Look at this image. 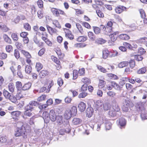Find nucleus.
<instances>
[{
    "label": "nucleus",
    "mask_w": 147,
    "mask_h": 147,
    "mask_svg": "<svg viewBox=\"0 0 147 147\" xmlns=\"http://www.w3.org/2000/svg\"><path fill=\"white\" fill-rule=\"evenodd\" d=\"M46 96L45 95H42L40 96L37 99V100L40 102L45 100L46 99Z\"/></svg>",
    "instance_id": "58"
},
{
    "label": "nucleus",
    "mask_w": 147,
    "mask_h": 147,
    "mask_svg": "<svg viewBox=\"0 0 147 147\" xmlns=\"http://www.w3.org/2000/svg\"><path fill=\"white\" fill-rule=\"evenodd\" d=\"M45 51V49L43 48L41 49L38 52V55L39 56H42L44 53Z\"/></svg>",
    "instance_id": "62"
},
{
    "label": "nucleus",
    "mask_w": 147,
    "mask_h": 147,
    "mask_svg": "<svg viewBox=\"0 0 147 147\" xmlns=\"http://www.w3.org/2000/svg\"><path fill=\"white\" fill-rule=\"evenodd\" d=\"M3 94L4 96L7 98L8 99L11 97V95L7 91L4 90Z\"/></svg>",
    "instance_id": "47"
},
{
    "label": "nucleus",
    "mask_w": 147,
    "mask_h": 147,
    "mask_svg": "<svg viewBox=\"0 0 147 147\" xmlns=\"http://www.w3.org/2000/svg\"><path fill=\"white\" fill-rule=\"evenodd\" d=\"M130 68L133 69L135 65V62L134 60H130L128 63Z\"/></svg>",
    "instance_id": "49"
},
{
    "label": "nucleus",
    "mask_w": 147,
    "mask_h": 147,
    "mask_svg": "<svg viewBox=\"0 0 147 147\" xmlns=\"http://www.w3.org/2000/svg\"><path fill=\"white\" fill-rule=\"evenodd\" d=\"M56 53L58 56H60L59 58L60 59H62L64 56V54L62 53L61 52V50L59 48H57L55 50Z\"/></svg>",
    "instance_id": "20"
},
{
    "label": "nucleus",
    "mask_w": 147,
    "mask_h": 147,
    "mask_svg": "<svg viewBox=\"0 0 147 147\" xmlns=\"http://www.w3.org/2000/svg\"><path fill=\"white\" fill-rule=\"evenodd\" d=\"M76 26L80 32L83 34L84 33V31L81 25L79 23H77L76 24Z\"/></svg>",
    "instance_id": "37"
},
{
    "label": "nucleus",
    "mask_w": 147,
    "mask_h": 147,
    "mask_svg": "<svg viewBox=\"0 0 147 147\" xmlns=\"http://www.w3.org/2000/svg\"><path fill=\"white\" fill-rule=\"evenodd\" d=\"M14 55L15 57L17 59H18L20 57V54L19 51L17 49H15L14 50Z\"/></svg>",
    "instance_id": "57"
},
{
    "label": "nucleus",
    "mask_w": 147,
    "mask_h": 147,
    "mask_svg": "<svg viewBox=\"0 0 147 147\" xmlns=\"http://www.w3.org/2000/svg\"><path fill=\"white\" fill-rule=\"evenodd\" d=\"M103 103L100 100H98L96 101V105L97 108H100L102 109Z\"/></svg>",
    "instance_id": "33"
},
{
    "label": "nucleus",
    "mask_w": 147,
    "mask_h": 147,
    "mask_svg": "<svg viewBox=\"0 0 147 147\" xmlns=\"http://www.w3.org/2000/svg\"><path fill=\"white\" fill-rule=\"evenodd\" d=\"M102 107L104 110L107 111L111 109V106L110 103L106 102L103 104Z\"/></svg>",
    "instance_id": "22"
},
{
    "label": "nucleus",
    "mask_w": 147,
    "mask_h": 147,
    "mask_svg": "<svg viewBox=\"0 0 147 147\" xmlns=\"http://www.w3.org/2000/svg\"><path fill=\"white\" fill-rule=\"evenodd\" d=\"M113 25V23L111 22H109L107 24V29L108 30L109 29V32L110 33L113 32V28L112 26Z\"/></svg>",
    "instance_id": "25"
},
{
    "label": "nucleus",
    "mask_w": 147,
    "mask_h": 147,
    "mask_svg": "<svg viewBox=\"0 0 147 147\" xmlns=\"http://www.w3.org/2000/svg\"><path fill=\"white\" fill-rule=\"evenodd\" d=\"M47 29L48 31L50 34H51L53 33L56 32V29H53L52 28L48 25H47Z\"/></svg>",
    "instance_id": "31"
},
{
    "label": "nucleus",
    "mask_w": 147,
    "mask_h": 147,
    "mask_svg": "<svg viewBox=\"0 0 147 147\" xmlns=\"http://www.w3.org/2000/svg\"><path fill=\"white\" fill-rule=\"evenodd\" d=\"M32 71V67L29 65H27L25 67V71L26 73L30 74Z\"/></svg>",
    "instance_id": "32"
},
{
    "label": "nucleus",
    "mask_w": 147,
    "mask_h": 147,
    "mask_svg": "<svg viewBox=\"0 0 147 147\" xmlns=\"http://www.w3.org/2000/svg\"><path fill=\"white\" fill-rule=\"evenodd\" d=\"M21 112L18 111H16L12 112L11 114L12 115L13 119H15V117H18L20 115Z\"/></svg>",
    "instance_id": "24"
},
{
    "label": "nucleus",
    "mask_w": 147,
    "mask_h": 147,
    "mask_svg": "<svg viewBox=\"0 0 147 147\" xmlns=\"http://www.w3.org/2000/svg\"><path fill=\"white\" fill-rule=\"evenodd\" d=\"M53 24L56 27L59 29L61 28V26L57 20H53Z\"/></svg>",
    "instance_id": "44"
},
{
    "label": "nucleus",
    "mask_w": 147,
    "mask_h": 147,
    "mask_svg": "<svg viewBox=\"0 0 147 147\" xmlns=\"http://www.w3.org/2000/svg\"><path fill=\"white\" fill-rule=\"evenodd\" d=\"M34 109V107L30 104L29 103L25 107V110L27 111H31Z\"/></svg>",
    "instance_id": "41"
},
{
    "label": "nucleus",
    "mask_w": 147,
    "mask_h": 147,
    "mask_svg": "<svg viewBox=\"0 0 147 147\" xmlns=\"http://www.w3.org/2000/svg\"><path fill=\"white\" fill-rule=\"evenodd\" d=\"M56 121L58 124L59 125L63 123L64 120L62 116L59 115H57Z\"/></svg>",
    "instance_id": "8"
},
{
    "label": "nucleus",
    "mask_w": 147,
    "mask_h": 147,
    "mask_svg": "<svg viewBox=\"0 0 147 147\" xmlns=\"http://www.w3.org/2000/svg\"><path fill=\"white\" fill-rule=\"evenodd\" d=\"M16 125L18 129H22L25 130V127L24 126L22 122H18L16 124Z\"/></svg>",
    "instance_id": "28"
},
{
    "label": "nucleus",
    "mask_w": 147,
    "mask_h": 147,
    "mask_svg": "<svg viewBox=\"0 0 147 147\" xmlns=\"http://www.w3.org/2000/svg\"><path fill=\"white\" fill-rule=\"evenodd\" d=\"M26 130L18 129L15 133V135L16 137L20 136H24L25 135Z\"/></svg>",
    "instance_id": "7"
},
{
    "label": "nucleus",
    "mask_w": 147,
    "mask_h": 147,
    "mask_svg": "<svg viewBox=\"0 0 147 147\" xmlns=\"http://www.w3.org/2000/svg\"><path fill=\"white\" fill-rule=\"evenodd\" d=\"M119 34L118 31L114 32L113 33H111L109 35L111 40L112 42L115 41L117 38V35Z\"/></svg>",
    "instance_id": "9"
},
{
    "label": "nucleus",
    "mask_w": 147,
    "mask_h": 147,
    "mask_svg": "<svg viewBox=\"0 0 147 147\" xmlns=\"http://www.w3.org/2000/svg\"><path fill=\"white\" fill-rule=\"evenodd\" d=\"M82 120L79 118H74L72 120V124L75 125H81L82 123Z\"/></svg>",
    "instance_id": "12"
},
{
    "label": "nucleus",
    "mask_w": 147,
    "mask_h": 147,
    "mask_svg": "<svg viewBox=\"0 0 147 147\" xmlns=\"http://www.w3.org/2000/svg\"><path fill=\"white\" fill-rule=\"evenodd\" d=\"M71 111L69 110H66L64 114L65 119L67 120L69 119L72 116V113H71Z\"/></svg>",
    "instance_id": "10"
},
{
    "label": "nucleus",
    "mask_w": 147,
    "mask_h": 147,
    "mask_svg": "<svg viewBox=\"0 0 147 147\" xmlns=\"http://www.w3.org/2000/svg\"><path fill=\"white\" fill-rule=\"evenodd\" d=\"M101 118L103 121V123H105V124L106 129L109 130L111 128V123L105 118V117H102Z\"/></svg>",
    "instance_id": "4"
},
{
    "label": "nucleus",
    "mask_w": 147,
    "mask_h": 147,
    "mask_svg": "<svg viewBox=\"0 0 147 147\" xmlns=\"http://www.w3.org/2000/svg\"><path fill=\"white\" fill-rule=\"evenodd\" d=\"M128 63L127 61H124L120 62L118 65V67L120 68H122L128 65Z\"/></svg>",
    "instance_id": "27"
},
{
    "label": "nucleus",
    "mask_w": 147,
    "mask_h": 147,
    "mask_svg": "<svg viewBox=\"0 0 147 147\" xmlns=\"http://www.w3.org/2000/svg\"><path fill=\"white\" fill-rule=\"evenodd\" d=\"M49 74V72L46 70H42L39 74V76L40 78H44Z\"/></svg>",
    "instance_id": "18"
},
{
    "label": "nucleus",
    "mask_w": 147,
    "mask_h": 147,
    "mask_svg": "<svg viewBox=\"0 0 147 147\" xmlns=\"http://www.w3.org/2000/svg\"><path fill=\"white\" fill-rule=\"evenodd\" d=\"M42 35H43L44 36H42V37L41 38L42 40H43L45 42L47 40H48V38H47L48 37V35L45 32L42 34Z\"/></svg>",
    "instance_id": "63"
},
{
    "label": "nucleus",
    "mask_w": 147,
    "mask_h": 147,
    "mask_svg": "<svg viewBox=\"0 0 147 147\" xmlns=\"http://www.w3.org/2000/svg\"><path fill=\"white\" fill-rule=\"evenodd\" d=\"M135 59L138 61H141L143 59V57L141 55H137L134 56Z\"/></svg>",
    "instance_id": "53"
},
{
    "label": "nucleus",
    "mask_w": 147,
    "mask_h": 147,
    "mask_svg": "<svg viewBox=\"0 0 147 147\" xmlns=\"http://www.w3.org/2000/svg\"><path fill=\"white\" fill-rule=\"evenodd\" d=\"M105 84L106 82L105 81L102 80H100L99 81V83L98 84V87L99 88H101L104 87Z\"/></svg>",
    "instance_id": "38"
},
{
    "label": "nucleus",
    "mask_w": 147,
    "mask_h": 147,
    "mask_svg": "<svg viewBox=\"0 0 147 147\" xmlns=\"http://www.w3.org/2000/svg\"><path fill=\"white\" fill-rule=\"evenodd\" d=\"M107 95L109 97L112 98L114 97L116 95V93L113 91H109L107 93Z\"/></svg>",
    "instance_id": "40"
},
{
    "label": "nucleus",
    "mask_w": 147,
    "mask_h": 147,
    "mask_svg": "<svg viewBox=\"0 0 147 147\" xmlns=\"http://www.w3.org/2000/svg\"><path fill=\"white\" fill-rule=\"evenodd\" d=\"M131 103L130 101L128 100L125 99H123V106L122 107L123 110L125 111H127L128 110V107Z\"/></svg>",
    "instance_id": "3"
},
{
    "label": "nucleus",
    "mask_w": 147,
    "mask_h": 147,
    "mask_svg": "<svg viewBox=\"0 0 147 147\" xmlns=\"http://www.w3.org/2000/svg\"><path fill=\"white\" fill-rule=\"evenodd\" d=\"M88 35L91 40L94 41L95 40V36L92 32H89L88 33Z\"/></svg>",
    "instance_id": "30"
},
{
    "label": "nucleus",
    "mask_w": 147,
    "mask_h": 147,
    "mask_svg": "<svg viewBox=\"0 0 147 147\" xmlns=\"http://www.w3.org/2000/svg\"><path fill=\"white\" fill-rule=\"evenodd\" d=\"M5 49L7 52H10L13 50V47L11 45H9L6 46L5 47Z\"/></svg>",
    "instance_id": "59"
},
{
    "label": "nucleus",
    "mask_w": 147,
    "mask_h": 147,
    "mask_svg": "<svg viewBox=\"0 0 147 147\" xmlns=\"http://www.w3.org/2000/svg\"><path fill=\"white\" fill-rule=\"evenodd\" d=\"M110 57H113L118 55V53L116 51H112L110 52Z\"/></svg>",
    "instance_id": "42"
},
{
    "label": "nucleus",
    "mask_w": 147,
    "mask_h": 147,
    "mask_svg": "<svg viewBox=\"0 0 147 147\" xmlns=\"http://www.w3.org/2000/svg\"><path fill=\"white\" fill-rule=\"evenodd\" d=\"M51 11L53 14L57 17L59 16L60 14L63 15H65V13L64 11L55 8H52Z\"/></svg>",
    "instance_id": "2"
},
{
    "label": "nucleus",
    "mask_w": 147,
    "mask_h": 147,
    "mask_svg": "<svg viewBox=\"0 0 147 147\" xmlns=\"http://www.w3.org/2000/svg\"><path fill=\"white\" fill-rule=\"evenodd\" d=\"M97 68L98 70L102 72L106 73L107 71V70L101 66H97Z\"/></svg>",
    "instance_id": "61"
},
{
    "label": "nucleus",
    "mask_w": 147,
    "mask_h": 147,
    "mask_svg": "<svg viewBox=\"0 0 147 147\" xmlns=\"http://www.w3.org/2000/svg\"><path fill=\"white\" fill-rule=\"evenodd\" d=\"M42 67V65L40 63H36V67L38 71L41 70Z\"/></svg>",
    "instance_id": "50"
},
{
    "label": "nucleus",
    "mask_w": 147,
    "mask_h": 147,
    "mask_svg": "<svg viewBox=\"0 0 147 147\" xmlns=\"http://www.w3.org/2000/svg\"><path fill=\"white\" fill-rule=\"evenodd\" d=\"M109 52L107 49H105L102 51V58L104 59H107L109 56L110 57Z\"/></svg>",
    "instance_id": "13"
},
{
    "label": "nucleus",
    "mask_w": 147,
    "mask_h": 147,
    "mask_svg": "<svg viewBox=\"0 0 147 147\" xmlns=\"http://www.w3.org/2000/svg\"><path fill=\"white\" fill-rule=\"evenodd\" d=\"M49 113L47 111L44 112L42 114V117L45 120L47 121V122H48L49 120Z\"/></svg>",
    "instance_id": "17"
},
{
    "label": "nucleus",
    "mask_w": 147,
    "mask_h": 147,
    "mask_svg": "<svg viewBox=\"0 0 147 147\" xmlns=\"http://www.w3.org/2000/svg\"><path fill=\"white\" fill-rule=\"evenodd\" d=\"M139 11L141 17L142 18H144L146 16V15L144 10L142 9H140L139 10Z\"/></svg>",
    "instance_id": "52"
},
{
    "label": "nucleus",
    "mask_w": 147,
    "mask_h": 147,
    "mask_svg": "<svg viewBox=\"0 0 147 147\" xmlns=\"http://www.w3.org/2000/svg\"><path fill=\"white\" fill-rule=\"evenodd\" d=\"M111 84L112 86H113L116 90H119L120 89V86L116 82H112Z\"/></svg>",
    "instance_id": "39"
},
{
    "label": "nucleus",
    "mask_w": 147,
    "mask_h": 147,
    "mask_svg": "<svg viewBox=\"0 0 147 147\" xmlns=\"http://www.w3.org/2000/svg\"><path fill=\"white\" fill-rule=\"evenodd\" d=\"M93 30L96 34H98L100 33V29L97 27H93Z\"/></svg>",
    "instance_id": "48"
},
{
    "label": "nucleus",
    "mask_w": 147,
    "mask_h": 147,
    "mask_svg": "<svg viewBox=\"0 0 147 147\" xmlns=\"http://www.w3.org/2000/svg\"><path fill=\"white\" fill-rule=\"evenodd\" d=\"M69 111H71V113H72V115L73 116H75L77 113V109L76 107L75 106H73Z\"/></svg>",
    "instance_id": "29"
},
{
    "label": "nucleus",
    "mask_w": 147,
    "mask_h": 147,
    "mask_svg": "<svg viewBox=\"0 0 147 147\" xmlns=\"http://www.w3.org/2000/svg\"><path fill=\"white\" fill-rule=\"evenodd\" d=\"M119 38L123 40H128L130 38L129 36L126 34H121L119 36Z\"/></svg>",
    "instance_id": "21"
},
{
    "label": "nucleus",
    "mask_w": 147,
    "mask_h": 147,
    "mask_svg": "<svg viewBox=\"0 0 147 147\" xmlns=\"http://www.w3.org/2000/svg\"><path fill=\"white\" fill-rule=\"evenodd\" d=\"M32 84L30 82L25 84L22 87V89L23 90H27L29 89L31 87Z\"/></svg>",
    "instance_id": "19"
},
{
    "label": "nucleus",
    "mask_w": 147,
    "mask_h": 147,
    "mask_svg": "<svg viewBox=\"0 0 147 147\" xmlns=\"http://www.w3.org/2000/svg\"><path fill=\"white\" fill-rule=\"evenodd\" d=\"M11 37L14 41H17L18 39L17 34L15 33H13L11 34Z\"/></svg>",
    "instance_id": "60"
},
{
    "label": "nucleus",
    "mask_w": 147,
    "mask_h": 147,
    "mask_svg": "<svg viewBox=\"0 0 147 147\" xmlns=\"http://www.w3.org/2000/svg\"><path fill=\"white\" fill-rule=\"evenodd\" d=\"M16 45L17 49H21L23 47L22 44L19 42H17L16 43Z\"/></svg>",
    "instance_id": "64"
},
{
    "label": "nucleus",
    "mask_w": 147,
    "mask_h": 147,
    "mask_svg": "<svg viewBox=\"0 0 147 147\" xmlns=\"http://www.w3.org/2000/svg\"><path fill=\"white\" fill-rule=\"evenodd\" d=\"M8 88L9 91L11 92L14 91V86L13 84L10 83L8 85Z\"/></svg>",
    "instance_id": "43"
},
{
    "label": "nucleus",
    "mask_w": 147,
    "mask_h": 147,
    "mask_svg": "<svg viewBox=\"0 0 147 147\" xmlns=\"http://www.w3.org/2000/svg\"><path fill=\"white\" fill-rule=\"evenodd\" d=\"M78 108L81 112H83L86 108V104L83 102H81L78 106Z\"/></svg>",
    "instance_id": "16"
},
{
    "label": "nucleus",
    "mask_w": 147,
    "mask_h": 147,
    "mask_svg": "<svg viewBox=\"0 0 147 147\" xmlns=\"http://www.w3.org/2000/svg\"><path fill=\"white\" fill-rule=\"evenodd\" d=\"M57 115L53 110H51L49 112V119L53 122H55L56 120V118Z\"/></svg>",
    "instance_id": "5"
},
{
    "label": "nucleus",
    "mask_w": 147,
    "mask_h": 147,
    "mask_svg": "<svg viewBox=\"0 0 147 147\" xmlns=\"http://www.w3.org/2000/svg\"><path fill=\"white\" fill-rule=\"evenodd\" d=\"M64 31L65 34V37L66 38L68 36H71V35L72 34L71 32L69 29L65 28L64 29Z\"/></svg>",
    "instance_id": "35"
},
{
    "label": "nucleus",
    "mask_w": 147,
    "mask_h": 147,
    "mask_svg": "<svg viewBox=\"0 0 147 147\" xmlns=\"http://www.w3.org/2000/svg\"><path fill=\"white\" fill-rule=\"evenodd\" d=\"M24 27L27 30L30 31L31 30V27L29 24L28 23H25L24 24Z\"/></svg>",
    "instance_id": "51"
},
{
    "label": "nucleus",
    "mask_w": 147,
    "mask_h": 147,
    "mask_svg": "<svg viewBox=\"0 0 147 147\" xmlns=\"http://www.w3.org/2000/svg\"><path fill=\"white\" fill-rule=\"evenodd\" d=\"M114 110H111L108 112V114L110 116L114 117L117 115V113Z\"/></svg>",
    "instance_id": "34"
},
{
    "label": "nucleus",
    "mask_w": 147,
    "mask_h": 147,
    "mask_svg": "<svg viewBox=\"0 0 147 147\" xmlns=\"http://www.w3.org/2000/svg\"><path fill=\"white\" fill-rule=\"evenodd\" d=\"M112 105L113 109L115 111L119 112L120 111V108L118 105L116 99H114L112 100Z\"/></svg>",
    "instance_id": "6"
},
{
    "label": "nucleus",
    "mask_w": 147,
    "mask_h": 147,
    "mask_svg": "<svg viewBox=\"0 0 147 147\" xmlns=\"http://www.w3.org/2000/svg\"><path fill=\"white\" fill-rule=\"evenodd\" d=\"M126 10V8L123 6H120L116 7L115 9L116 12L117 13H120Z\"/></svg>",
    "instance_id": "11"
},
{
    "label": "nucleus",
    "mask_w": 147,
    "mask_h": 147,
    "mask_svg": "<svg viewBox=\"0 0 147 147\" xmlns=\"http://www.w3.org/2000/svg\"><path fill=\"white\" fill-rule=\"evenodd\" d=\"M3 38L4 40L7 42L9 44L11 43V39L7 35H5L3 36Z\"/></svg>",
    "instance_id": "36"
},
{
    "label": "nucleus",
    "mask_w": 147,
    "mask_h": 147,
    "mask_svg": "<svg viewBox=\"0 0 147 147\" xmlns=\"http://www.w3.org/2000/svg\"><path fill=\"white\" fill-rule=\"evenodd\" d=\"M138 108L141 111L140 117L142 120L147 119V113L145 111V108L144 106L141 104L139 105Z\"/></svg>",
    "instance_id": "1"
},
{
    "label": "nucleus",
    "mask_w": 147,
    "mask_h": 147,
    "mask_svg": "<svg viewBox=\"0 0 147 147\" xmlns=\"http://www.w3.org/2000/svg\"><path fill=\"white\" fill-rule=\"evenodd\" d=\"M16 87L18 90L22 89V84L20 82H16Z\"/></svg>",
    "instance_id": "56"
},
{
    "label": "nucleus",
    "mask_w": 147,
    "mask_h": 147,
    "mask_svg": "<svg viewBox=\"0 0 147 147\" xmlns=\"http://www.w3.org/2000/svg\"><path fill=\"white\" fill-rule=\"evenodd\" d=\"M93 109L92 108H88L86 110V116L88 117H91L93 114Z\"/></svg>",
    "instance_id": "15"
},
{
    "label": "nucleus",
    "mask_w": 147,
    "mask_h": 147,
    "mask_svg": "<svg viewBox=\"0 0 147 147\" xmlns=\"http://www.w3.org/2000/svg\"><path fill=\"white\" fill-rule=\"evenodd\" d=\"M82 81L85 84H86L87 85L90 84L91 82L90 79L87 78H82Z\"/></svg>",
    "instance_id": "46"
},
{
    "label": "nucleus",
    "mask_w": 147,
    "mask_h": 147,
    "mask_svg": "<svg viewBox=\"0 0 147 147\" xmlns=\"http://www.w3.org/2000/svg\"><path fill=\"white\" fill-rule=\"evenodd\" d=\"M146 71V67H144L141 68L137 71V73L138 74H143L145 73Z\"/></svg>",
    "instance_id": "45"
},
{
    "label": "nucleus",
    "mask_w": 147,
    "mask_h": 147,
    "mask_svg": "<svg viewBox=\"0 0 147 147\" xmlns=\"http://www.w3.org/2000/svg\"><path fill=\"white\" fill-rule=\"evenodd\" d=\"M96 13L98 16L100 18H103L104 17V16L103 13L99 9H97L96 10Z\"/></svg>",
    "instance_id": "55"
},
{
    "label": "nucleus",
    "mask_w": 147,
    "mask_h": 147,
    "mask_svg": "<svg viewBox=\"0 0 147 147\" xmlns=\"http://www.w3.org/2000/svg\"><path fill=\"white\" fill-rule=\"evenodd\" d=\"M21 53L27 58H31V56L29 53L24 50H22Z\"/></svg>",
    "instance_id": "23"
},
{
    "label": "nucleus",
    "mask_w": 147,
    "mask_h": 147,
    "mask_svg": "<svg viewBox=\"0 0 147 147\" xmlns=\"http://www.w3.org/2000/svg\"><path fill=\"white\" fill-rule=\"evenodd\" d=\"M118 122L119 125L120 126V128H121V127H124L125 125L126 121L124 118H121L119 119Z\"/></svg>",
    "instance_id": "14"
},
{
    "label": "nucleus",
    "mask_w": 147,
    "mask_h": 147,
    "mask_svg": "<svg viewBox=\"0 0 147 147\" xmlns=\"http://www.w3.org/2000/svg\"><path fill=\"white\" fill-rule=\"evenodd\" d=\"M87 37L86 36H81L78 37L77 39V40L79 42H84L87 40Z\"/></svg>",
    "instance_id": "26"
},
{
    "label": "nucleus",
    "mask_w": 147,
    "mask_h": 147,
    "mask_svg": "<svg viewBox=\"0 0 147 147\" xmlns=\"http://www.w3.org/2000/svg\"><path fill=\"white\" fill-rule=\"evenodd\" d=\"M106 40L102 38H99L97 39L96 42L97 43L100 44H102L106 42Z\"/></svg>",
    "instance_id": "54"
}]
</instances>
